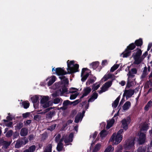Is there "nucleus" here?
I'll list each match as a JSON object with an SVG mask.
<instances>
[{
    "instance_id": "obj_46",
    "label": "nucleus",
    "mask_w": 152,
    "mask_h": 152,
    "mask_svg": "<svg viewBox=\"0 0 152 152\" xmlns=\"http://www.w3.org/2000/svg\"><path fill=\"white\" fill-rule=\"evenodd\" d=\"M79 94L76 93L74 94L71 95L70 97V99L71 100L75 99L78 95Z\"/></svg>"
},
{
    "instance_id": "obj_16",
    "label": "nucleus",
    "mask_w": 152,
    "mask_h": 152,
    "mask_svg": "<svg viewBox=\"0 0 152 152\" xmlns=\"http://www.w3.org/2000/svg\"><path fill=\"white\" fill-rule=\"evenodd\" d=\"M131 106V103L129 101H127L122 106L123 111H125L127 110Z\"/></svg>"
},
{
    "instance_id": "obj_60",
    "label": "nucleus",
    "mask_w": 152,
    "mask_h": 152,
    "mask_svg": "<svg viewBox=\"0 0 152 152\" xmlns=\"http://www.w3.org/2000/svg\"><path fill=\"white\" fill-rule=\"evenodd\" d=\"M31 120H27L26 121V122H24L25 124L26 125H29L30 123H31Z\"/></svg>"
},
{
    "instance_id": "obj_18",
    "label": "nucleus",
    "mask_w": 152,
    "mask_h": 152,
    "mask_svg": "<svg viewBox=\"0 0 152 152\" xmlns=\"http://www.w3.org/2000/svg\"><path fill=\"white\" fill-rule=\"evenodd\" d=\"M28 133V129L25 128H23L21 129L20 134L21 136L24 137L26 136Z\"/></svg>"
},
{
    "instance_id": "obj_20",
    "label": "nucleus",
    "mask_w": 152,
    "mask_h": 152,
    "mask_svg": "<svg viewBox=\"0 0 152 152\" xmlns=\"http://www.w3.org/2000/svg\"><path fill=\"white\" fill-rule=\"evenodd\" d=\"M152 107V99L149 101L144 107V110L145 111H148L149 108Z\"/></svg>"
},
{
    "instance_id": "obj_8",
    "label": "nucleus",
    "mask_w": 152,
    "mask_h": 152,
    "mask_svg": "<svg viewBox=\"0 0 152 152\" xmlns=\"http://www.w3.org/2000/svg\"><path fill=\"white\" fill-rule=\"evenodd\" d=\"M28 142V140L27 139H19L16 141L15 146V148H19L23 145L26 144Z\"/></svg>"
},
{
    "instance_id": "obj_63",
    "label": "nucleus",
    "mask_w": 152,
    "mask_h": 152,
    "mask_svg": "<svg viewBox=\"0 0 152 152\" xmlns=\"http://www.w3.org/2000/svg\"><path fill=\"white\" fill-rule=\"evenodd\" d=\"M79 102V100L78 99L76 100H75V101H74L73 102H72V104L73 103L74 104V105H75L77 104H78Z\"/></svg>"
},
{
    "instance_id": "obj_49",
    "label": "nucleus",
    "mask_w": 152,
    "mask_h": 152,
    "mask_svg": "<svg viewBox=\"0 0 152 152\" xmlns=\"http://www.w3.org/2000/svg\"><path fill=\"white\" fill-rule=\"evenodd\" d=\"M56 126V124H53L51 126H49L48 130H50L51 131H52L53 130L55 129Z\"/></svg>"
},
{
    "instance_id": "obj_15",
    "label": "nucleus",
    "mask_w": 152,
    "mask_h": 152,
    "mask_svg": "<svg viewBox=\"0 0 152 152\" xmlns=\"http://www.w3.org/2000/svg\"><path fill=\"white\" fill-rule=\"evenodd\" d=\"M59 91L60 92V95L62 96L64 93L68 91V88L65 85H64L61 86V88L59 89Z\"/></svg>"
},
{
    "instance_id": "obj_61",
    "label": "nucleus",
    "mask_w": 152,
    "mask_h": 152,
    "mask_svg": "<svg viewBox=\"0 0 152 152\" xmlns=\"http://www.w3.org/2000/svg\"><path fill=\"white\" fill-rule=\"evenodd\" d=\"M64 142L65 143H67L69 142H71L70 140L67 138H65L64 139Z\"/></svg>"
},
{
    "instance_id": "obj_34",
    "label": "nucleus",
    "mask_w": 152,
    "mask_h": 152,
    "mask_svg": "<svg viewBox=\"0 0 152 152\" xmlns=\"http://www.w3.org/2000/svg\"><path fill=\"white\" fill-rule=\"evenodd\" d=\"M100 87V84L98 83H96L94 84L92 86L93 91H94L97 90Z\"/></svg>"
},
{
    "instance_id": "obj_24",
    "label": "nucleus",
    "mask_w": 152,
    "mask_h": 152,
    "mask_svg": "<svg viewBox=\"0 0 152 152\" xmlns=\"http://www.w3.org/2000/svg\"><path fill=\"white\" fill-rule=\"evenodd\" d=\"M108 133L105 130H103L99 133L100 136L102 139H103L107 136Z\"/></svg>"
},
{
    "instance_id": "obj_35",
    "label": "nucleus",
    "mask_w": 152,
    "mask_h": 152,
    "mask_svg": "<svg viewBox=\"0 0 152 152\" xmlns=\"http://www.w3.org/2000/svg\"><path fill=\"white\" fill-rule=\"evenodd\" d=\"M135 43L136 45L137 46H141L142 44V39L140 38L139 39L135 41Z\"/></svg>"
},
{
    "instance_id": "obj_31",
    "label": "nucleus",
    "mask_w": 152,
    "mask_h": 152,
    "mask_svg": "<svg viewBox=\"0 0 152 152\" xmlns=\"http://www.w3.org/2000/svg\"><path fill=\"white\" fill-rule=\"evenodd\" d=\"M63 144L62 143L58 142L57 145L56 149L58 151H61L63 148Z\"/></svg>"
},
{
    "instance_id": "obj_33",
    "label": "nucleus",
    "mask_w": 152,
    "mask_h": 152,
    "mask_svg": "<svg viewBox=\"0 0 152 152\" xmlns=\"http://www.w3.org/2000/svg\"><path fill=\"white\" fill-rule=\"evenodd\" d=\"M148 74L147 68V67L145 66L144 68L142 74L141 76V78L143 79L145 78Z\"/></svg>"
},
{
    "instance_id": "obj_64",
    "label": "nucleus",
    "mask_w": 152,
    "mask_h": 152,
    "mask_svg": "<svg viewBox=\"0 0 152 152\" xmlns=\"http://www.w3.org/2000/svg\"><path fill=\"white\" fill-rule=\"evenodd\" d=\"M151 148H152V139L151 142L150 143L149 145L148 146V149H151Z\"/></svg>"
},
{
    "instance_id": "obj_57",
    "label": "nucleus",
    "mask_w": 152,
    "mask_h": 152,
    "mask_svg": "<svg viewBox=\"0 0 152 152\" xmlns=\"http://www.w3.org/2000/svg\"><path fill=\"white\" fill-rule=\"evenodd\" d=\"M64 85L68 84L69 83V80L68 78H65L63 80Z\"/></svg>"
},
{
    "instance_id": "obj_19",
    "label": "nucleus",
    "mask_w": 152,
    "mask_h": 152,
    "mask_svg": "<svg viewBox=\"0 0 152 152\" xmlns=\"http://www.w3.org/2000/svg\"><path fill=\"white\" fill-rule=\"evenodd\" d=\"M115 122V119L113 118L112 119L109 121L107 122V124L106 127V128L107 129H108L112 126L113 124Z\"/></svg>"
},
{
    "instance_id": "obj_51",
    "label": "nucleus",
    "mask_w": 152,
    "mask_h": 152,
    "mask_svg": "<svg viewBox=\"0 0 152 152\" xmlns=\"http://www.w3.org/2000/svg\"><path fill=\"white\" fill-rule=\"evenodd\" d=\"M43 107L45 108H46L50 106V104L49 102L45 103L42 104Z\"/></svg>"
},
{
    "instance_id": "obj_25",
    "label": "nucleus",
    "mask_w": 152,
    "mask_h": 152,
    "mask_svg": "<svg viewBox=\"0 0 152 152\" xmlns=\"http://www.w3.org/2000/svg\"><path fill=\"white\" fill-rule=\"evenodd\" d=\"M85 72L86 68H83L81 73V77H82L81 80L82 82H84L86 80V75H84Z\"/></svg>"
},
{
    "instance_id": "obj_47",
    "label": "nucleus",
    "mask_w": 152,
    "mask_h": 152,
    "mask_svg": "<svg viewBox=\"0 0 152 152\" xmlns=\"http://www.w3.org/2000/svg\"><path fill=\"white\" fill-rule=\"evenodd\" d=\"M78 90L77 88H72L70 89L69 93H73L77 92Z\"/></svg>"
},
{
    "instance_id": "obj_1",
    "label": "nucleus",
    "mask_w": 152,
    "mask_h": 152,
    "mask_svg": "<svg viewBox=\"0 0 152 152\" xmlns=\"http://www.w3.org/2000/svg\"><path fill=\"white\" fill-rule=\"evenodd\" d=\"M107 78L105 80V81H106L107 79L110 78H112V80L106 82L101 87V90L98 91L99 94H101L103 92L107 91L112 85L113 80H115V76L113 74H109L107 75Z\"/></svg>"
},
{
    "instance_id": "obj_28",
    "label": "nucleus",
    "mask_w": 152,
    "mask_h": 152,
    "mask_svg": "<svg viewBox=\"0 0 152 152\" xmlns=\"http://www.w3.org/2000/svg\"><path fill=\"white\" fill-rule=\"evenodd\" d=\"M49 97L48 96H44L40 100L41 104H43L47 102L49 100Z\"/></svg>"
},
{
    "instance_id": "obj_22",
    "label": "nucleus",
    "mask_w": 152,
    "mask_h": 152,
    "mask_svg": "<svg viewBox=\"0 0 152 152\" xmlns=\"http://www.w3.org/2000/svg\"><path fill=\"white\" fill-rule=\"evenodd\" d=\"M56 77L55 76H52L51 77V79L48 82V86H51L56 81Z\"/></svg>"
},
{
    "instance_id": "obj_10",
    "label": "nucleus",
    "mask_w": 152,
    "mask_h": 152,
    "mask_svg": "<svg viewBox=\"0 0 152 152\" xmlns=\"http://www.w3.org/2000/svg\"><path fill=\"white\" fill-rule=\"evenodd\" d=\"M130 122V118L129 117L122 120V126L124 129L126 130L128 128V125Z\"/></svg>"
},
{
    "instance_id": "obj_41",
    "label": "nucleus",
    "mask_w": 152,
    "mask_h": 152,
    "mask_svg": "<svg viewBox=\"0 0 152 152\" xmlns=\"http://www.w3.org/2000/svg\"><path fill=\"white\" fill-rule=\"evenodd\" d=\"M134 64H140L141 62V59L140 58L134 57Z\"/></svg>"
},
{
    "instance_id": "obj_6",
    "label": "nucleus",
    "mask_w": 152,
    "mask_h": 152,
    "mask_svg": "<svg viewBox=\"0 0 152 152\" xmlns=\"http://www.w3.org/2000/svg\"><path fill=\"white\" fill-rule=\"evenodd\" d=\"M135 48V45L134 43H132L128 46L125 51L122 53L121 55L124 57H127L130 56L131 50H133Z\"/></svg>"
},
{
    "instance_id": "obj_21",
    "label": "nucleus",
    "mask_w": 152,
    "mask_h": 152,
    "mask_svg": "<svg viewBox=\"0 0 152 152\" xmlns=\"http://www.w3.org/2000/svg\"><path fill=\"white\" fill-rule=\"evenodd\" d=\"M55 111L53 110L52 111L48 112L46 114V118L48 119H51L52 117L55 115Z\"/></svg>"
},
{
    "instance_id": "obj_3",
    "label": "nucleus",
    "mask_w": 152,
    "mask_h": 152,
    "mask_svg": "<svg viewBox=\"0 0 152 152\" xmlns=\"http://www.w3.org/2000/svg\"><path fill=\"white\" fill-rule=\"evenodd\" d=\"M74 61H67V70L68 71L72 74L79 71V65L78 64H74Z\"/></svg>"
},
{
    "instance_id": "obj_42",
    "label": "nucleus",
    "mask_w": 152,
    "mask_h": 152,
    "mask_svg": "<svg viewBox=\"0 0 152 152\" xmlns=\"http://www.w3.org/2000/svg\"><path fill=\"white\" fill-rule=\"evenodd\" d=\"M10 143L7 141H4L3 144V146L2 147V148L7 149L10 145Z\"/></svg>"
},
{
    "instance_id": "obj_4",
    "label": "nucleus",
    "mask_w": 152,
    "mask_h": 152,
    "mask_svg": "<svg viewBox=\"0 0 152 152\" xmlns=\"http://www.w3.org/2000/svg\"><path fill=\"white\" fill-rule=\"evenodd\" d=\"M148 129V124H145L143 125L141 129V132L138 139V142L139 144L141 145L144 143L146 140V135L142 132L144 133L146 132Z\"/></svg>"
},
{
    "instance_id": "obj_9",
    "label": "nucleus",
    "mask_w": 152,
    "mask_h": 152,
    "mask_svg": "<svg viewBox=\"0 0 152 152\" xmlns=\"http://www.w3.org/2000/svg\"><path fill=\"white\" fill-rule=\"evenodd\" d=\"M56 74L58 76L61 75H64L67 74H70L71 73L69 72V71L67 72L66 71H64L61 69V68L58 67L55 69V72L53 73V74Z\"/></svg>"
},
{
    "instance_id": "obj_58",
    "label": "nucleus",
    "mask_w": 152,
    "mask_h": 152,
    "mask_svg": "<svg viewBox=\"0 0 152 152\" xmlns=\"http://www.w3.org/2000/svg\"><path fill=\"white\" fill-rule=\"evenodd\" d=\"M19 136V134L17 133V132H15L13 134V139L17 138V137Z\"/></svg>"
},
{
    "instance_id": "obj_48",
    "label": "nucleus",
    "mask_w": 152,
    "mask_h": 152,
    "mask_svg": "<svg viewBox=\"0 0 152 152\" xmlns=\"http://www.w3.org/2000/svg\"><path fill=\"white\" fill-rule=\"evenodd\" d=\"M98 134V132H94V133L92 134H91L90 135V138H92L93 140H94Z\"/></svg>"
},
{
    "instance_id": "obj_59",
    "label": "nucleus",
    "mask_w": 152,
    "mask_h": 152,
    "mask_svg": "<svg viewBox=\"0 0 152 152\" xmlns=\"http://www.w3.org/2000/svg\"><path fill=\"white\" fill-rule=\"evenodd\" d=\"M52 109V107H48L46 109H45V110H44L43 111L44 112V113H47L51 109Z\"/></svg>"
},
{
    "instance_id": "obj_43",
    "label": "nucleus",
    "mask_w": 152,
    "mask_h": 152,
    "mask_svg": "<svg viewBox=\"0 0 152 152\" xmlns=\"http://www.w3.org/2000/svg\"><path fill=\"white\" fill-rule=\"evenodd\" d=\"M72 104V102H71L68 100H66L64 101L63 104V106L66 107L69 104Z\"/></svg>"
},
{
    "instance_id": "obj_11",
    "label": "nucleus",
    "mask_w": 152,
    "mask_h": 152,
    "mask_svg": "<svg viewBox=\"0 0 152 152\" xmlns=\"http://www.w3.org/2000/svg\"><path fill=\"white\" fill-rule=\"evenodd\" d=\"M85 113V111L83 110L82 113H80L77 114L75 117L74 122L75 123H77L79 122L80 120L81 121L84 116Z\"/></svg>"
},
{
    "instance_id": "obj_26",
    "label": "nucleus",
    "mask_w": 152,
    "mask_h": 152,
    "mask_svg": "<svg viewBox=\"0 0 152 152\" xmlns=\"http://www.w3.org/2000/svg\"><path fill=\"white\" fill-rule=\"evenodd\" d=\"M114 150V148L110 145L106 148L104 152H113Z\"/></svg>"
},
{
    "instance_id": "obj_39",
    "label": "nucleus",
    "mask_w": 152,
    "mask_h": 152,
    "mask_svg": "<svg viewBox=\"0 0 152 152\" xmlns=\"http://www.w3.org/2000/svg\"><path fill=\"white\" fill-rule=\"evenodd\" d=\"M13 134V131L12 130L8 131L5 134V136L7 137H11Z\"/></svg>"
},
{
    "instance_id": "obj_27",
    "label": "nucleus",
    "mask_w": 152,
    "mask_h": 152,
    "mask_svg": "<svg viewBox=\"0 0 152 152\" xmlns=\"http://www.w3.org/2000/svg\"><path fill=\"white\" fill-rule=\"evenodd\" d=\"M99 64V62L95 61L93 62L92 63L90 64L91 66H92V68L94 69H96L98 66Z\"/></svg>"
},
{
    "instance_id": "obj_14",
    "label": "nucleus",
    "mask_w": 152,
    "mask_h": 152,
    "mask_svg": "<svg viewBox=\"0 0 152 152\" xmlns=\"http://www.w3.org/2000/svg\"><path fill=\"white\" fill-rule=\"evenodd\" d=\"M137 69L135 68H133L129 71L127 75L129 78H130L131 77H134L135 75L137 73Z\"/></svg>"
},
{
    "instance_id": "obj_55",
    "label": "nucleus",
    "mask_w": 152,
    "mask_h": 152,
    "mask_svg": "<svg viewBox=\"0 0 152 152\" xmlns=\"http://www.w3.org/2000/svg\"><path fill=\"white\" fill-rule=\"evenodd\" d=\"M61 137V134H58L55 137V141L56 142H58Z\"/></svg>"
},
{
    "instance_id": "obj_36",
    "label": "nucleus",
    "mask_w": 152,
    "mask_h": 152,
    "mask_svg": "<svg viewBox=\"0 0 152 152\" xmlns=\"http://www.w3.org/2000/svg\"><path fill=\"white\" fill-rule=\"evenodd\" d=\"M23 124L22 122H20L18 123L15 126V128L16 130H19L23 126Z\"/></svg>"
},
{
    "instance_id": "obj_54",
    "label": "nucleus",
    "mask_w": 152,
    "mask_h": 152,
    "mask_svg": "<svg viewBox=\"0 0 152 152\" xmlns=\"http://www.w3.org/2000/svg\"><path fill=\"white\" fill-rule=\"evenodd\" d=\"M30 113L27 112L26 113H23L22 115V116L23 118H25L28 117Z\"/></svg>"
},
{
    "instance_id": "obj_56",
    "label": "nucleus",
    "mask_w": 152,
    "mask_h": 152,
    "mask_svg": "<svg viewBox=\"0 0 152 152\" xmlns=\"http://www.w3.org/2000/svg\"><path fill=\"white\" fill-rule=\"evenodd\" d=\"M91 91V88L90 87L86 88V96Z\"/></svg>"
},
{
    "instance_id": "obj_7",
    "label": "nucleus",
    "mask_w": 152,
    "mask_h": 152,
    "mask_svg": "<svg viewBox=\"0 0 152 152\" xmlns=\"http://www.w3.org/2000/svg\"><path fill=\"white\" fill-rule=\"evenodd\" d=\"M134 139L127 140L124 145L125 148L127 149H134Z\"/></svg>"
},
{
    "instance_id": "obj_29",
    "label": "nucleus",
    "mask_w": 152,
    "mask_h": 152,
    "mask_svg": "<svg viewBox=\"0 0 152 152\" xmlns=\"http://www.w3.org/2000/svg\"><path fill=\"white\" fill-rule=\"evenodd\" d=\"M120 99V97L118 96L116 99L115 100L114 102L112 103V107L114 108H116L117 107L118 104V102Z\"/></svg>"
},
{
    "instance_id": "obj_45",
    "label": "nucleus",
    "mask_w": 152,
    "mask_h": 152,
    "mask_svg": "<svg viewBox=\"0 0 152 152\" xmlns=\"http://www.w3.org/2000/svg\"><path fill=\"white\" fill-rule=\"evenodd\" d=\"M62 101V99L61 98H56L53 100V103L55 104H57L59 103L61 101Z\"/></svg>"
},
{
    "instance_id": "obj_50",
    "label": "nucleus",
    "mask_w": 152,
    "mask_h": 152,
    "mask_svg": "<svg viewBox=\"0 0 152 152\" xmlns=\"http://www.w3.org/2000/svg\"><path fill=\"white\" fill-rule=\"evenodd\" d=\"M41 118V116L38 115H36L34 116V120L37 121L39 120V119H40Z\"/></svg>"
},
{
    "instance_id": "obj_12",
    "label": "nucleus",
    "mask_w": 152,
    "mask_h": 152,
    "mask_svg": "<svg viewBox=\"0 0 152 152\" xmlns=\"http://www.w3.org/2000/svg\"><path fill=\"white\" fill-rule=\"evenodd\" d=\"M135 80V78L134 77H131L130 78H129V77H128L126 85L127 87L129 88L130 87L135 85L136 83Z\"/></svg>"
},
{
    "instance_id": "obj_5",
    "label": "nucleus",
    "mask_w": 152,
    "mask_h": 152,
    "mask_svg": "<svg viewBox=\"0 0 152 152\" xmlns=\"http://www.w3.org/2000/svg\"><path fill=\"white\" fill-rule=\"evenodd\" d=\"M87 78H88L86 82V85L87 86L93 84L96 80V77L91 74V71L86 68V80Z\"/></svg>"
},
{
    "instance_id": "obj_23",
    "label": "nucleus",
    "mask_w": 152,
    "mask_h": 152,
    "mask_svg": "<svg viewBox=\"0 0 152 152\" xmlns=\"http://www.w3.org/2000/svg\"><path fill=\"white\" fill-rule=\"evenodd\" d=\"M101 146V144L100 143L97 144L92 150V152H96L100 149ZM87 152H89V151L88 150Z\"/></svg>"
},
{
    "instance_id": "obj_2",
    "label": "nucleus",
    "mask_w": 152,
    "mask_h": 152,
    "mask_svg": "<svg viewBox=\"0 0 152 152\" xmlns=\"http://www.w3.org/2000/svg\"><path fill=\"white\" fill-rule=\"evenodd\" d=\"M123 132V129H120L117 132V134L114 133L109 140V142H113L115 144H118L122 140L123 136L121 134Z\"/></svg>"
},
{
    "instance_id": "obj_40",
    "label": "nucleus",
    "mask_w": 152,
    "mask_h": 152,
    "mask_svg": "<svg viewBox=\"0 0 152 152\" xmlns=\"http://www.w3.org/2000/svg\"><path fill=\"white\" fill-rule=\"evenodd\" d=\"M36 146L35 145H32L29 147L28 149H26L29 151V152H34L35 151Z\"/></svg>"
},
{
    "instance_id": "obj_30",
    "label": "nucleus",
    "mask_w": 152,
    "mask_h": 152,
    "mask_svg": "<svg viewBox=\"0 0 152 152\" xmlns=\"http://www.w3.org/2000/svg\"><path fill=\"white\" fill-rule=\"evenodd\" d=\"M142 54V51L141 50L138 49L136 53H134L133 54L134 57L140 58Z\"/></svg>"
},
{
    "instance_id": "obj_53",
    "label": "nucleus",
    "mask_w": 152,
    "mask_h": 152,
    "mask_svg": "<svg viewBox=\"0 0 152 152\" xmlns=\"http://www.w3.org/2000/svg\"><path fill=\"white\" fill-rule=\"evenodd\" d=\"M74 137V134L73 133H70L68 139L70 140L71 142L73 141V138Z\"/></svg>"
},
{
    "instance_id": "obj_52",
    "label": "nucleus",
    "mask_w": 152,
    "mask_h": 152,
    "mask_svg": "<svg viewBox=\"0 0 152 152\" xmlns=\"http://www.w3.org/2000/svg\"><path fill=\"white\" fill-rule=\"evenodd\" d=\"M58 91H59V90L58 91H56L55 92L53 93L52 94V96H53V97H56V96H59V95H60V94L59 93Z\"/></svg>"
},
{
    "instance_id": "obj_13",
    "label": "nucleus",
    "mask_w": 152,
    "mask_h": 152,
    "mask_svg": "<svg viewBox=\"0 0 152 152\" xmlns=\"http://www.w3.org/2000/svg\"><path fill=\"white\" fill-rule=\"evenodd\" d=\"M134 90L129 89L126 90L123 94V96L124 97L126 96L127 98L130 97L134 94Z\"/></svg>"
},
{
    "instance_id": "obj_62",
    "label": "nucleus",
    "mask_w": 152,
    "mask_h": 152,
    "mask_svg": "<svg viewBox=\"0 0 152 152\" xmlns=\"http://www.w3.org/2000/svg\"><path fill=\"white\" fill-rule=\"evenodd\" d=\"M13 123L12 122H10L6 124V126L8 127H11L12 126Z\"/></svg>"
},
{
    "instance_id": "obj_37",
    "label": "nucleus",
    "mask_w": 152,
    "mask_h": 152,
    "mask_svg": "<svg viewBox=\"0 0 152 152\" xmlns=\"http://www.w3.org/2000/svg\"><path fill=\"white\" fill-rule=\"evenodd\" d=\"M22 105L25 109H27L29 107L30 103L28 101H24L22 102Z\"/></svg>"
},
{
    "instance_id": "obj_32",
    "label": "nucleus",
    "mask_w": 152,
    "mask_h": 152,
    "mask_svg": "<svg viewBox=\"0 0 152 152\" xmlns=\"http://www.w3.org/2000/svg\"><path fill=\"white\" fill-rule=\"evenodd\" d=\"M31 99L32 102L34 104H36L38 101L39 97L38 96L36 95L34 96L31 97Z\"/></svg>"
},
{
    "instance_id": "obj_38",
    "label": "nucleus",
    "mask_w": 152,
    "mask_h": 152,
    "mask_svg": "<svg viewBox=\"0 0 152 152\" xmlns=\"http://www.w3.org/2000/svg\"><path fill=\"white\" fill-rule=\"evenodd\" d=\"M52 145L51 144H49L47 147V148L46 149L45 151L47 152H52Z\"/></svg>"
},
{
    "instance_id": "obj_44",
    "label": "nucleus",
    "mask_w": 152,
    "mask_h": 152,
    "mask_svg": "<svg viewBox=\"0 0 152 152\" xmlns=\"http://www.w3.org/2000/svg\"><path fill=\"white\" fill-rule=\"evenodd\" d=\"M119 66V65L118 64L114 65L111 68L110 71L112 72H113Z\"/></svg>"
},
{
    "instance_id": "obj_17",
    "label": "nucleus",
    "mask_w": 152,
    "mask_h": 152,
    "mask_svg": "<svg viewBox=\"0 0 152 152\" xmlns=\"http://www.w3.org/2000/svg\"><path fill=\"white\" fill-rule=\"evenodd\" d=\"M98 95L97 93L96 92H94L91 97L88 99V102H92L94 101V100L96 99L98 97Z\"/></svg>"
}]
</instances>
